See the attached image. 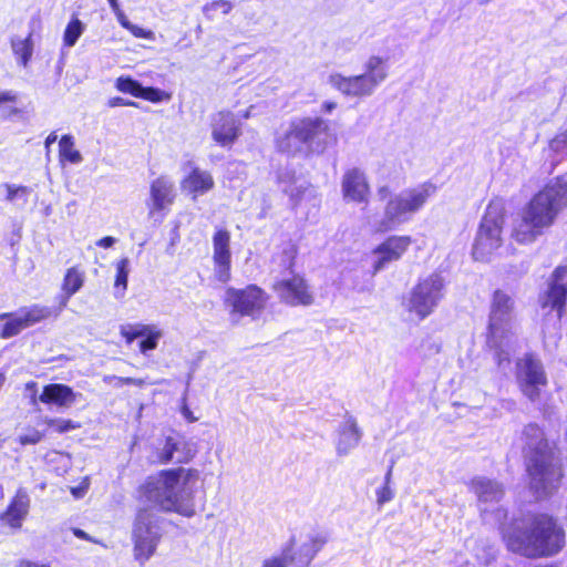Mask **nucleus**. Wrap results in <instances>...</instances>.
Listing matches in <instances>:
<instances>
[{
	"instance_id": "obj_50",
	"label": "nucleus",
	"mask_w": 567,
	"mask_h": 567,
	"mask_svg": "<svg viewBox=\"0 0 567 567\" xmlns=\"http://www.w3.org/2000/svg\"><path fill=\"white\" fill-rule=\"evenodd\" d=\"M116 239L111 236H106L96 241V245L102 248H110L115 244Z\"/></svg>"
},
{
	"instance_id": "obj_39",
	"label": "nucleus",
	"mask_w": 567,
	"mask_h": 567,
	"mask_svg": "<svg viewBox=\"0 0 567 567\" xmlns=\"http://www.w3.org/2000/svg\"><path fill=\"white\" fill-rule=\"evenodd\" d=\"M549 147L556 153L567 154V130L557 134L550 141Z\"/></svg>"
},
{
	"instance_id": "obj_17",
	"label": "nucleus",
	"mask_w": 567,
	"mask_h": 567,
	"mask_svg": "<svg viewBox=\"0 0 567 567\" xmlns=\"http://www.w3.org/2000/svg\"><path fill=\"white\" fill-rule=\"evenodd\" d=\"M272 289L279 299L289 306H309L313 302L306 280L299 275L277 280Z\"/></svg>"
},
{
	"instance_id": "obj_10",
	"label": "nucleus",
	"mask_w": 567,
	"mask_h": 567,
	"mask_svg": "<svg viewBox=\"0 0 567 567\" xmlns=\"http://www.w3.org/2000/svg\"><path fill=\"white\" fill-rule=\"evenodd\" d=\"M327 130V123L320 117L298 118L290 123L284 135L278 137L277 146L281 152L295 154L301 152L306 145Z\"/></svg>"
},
{
	"instance_id": "obj_53",
	"label": "nucleus",
	"mask_w": 567,
	"mask_h": 567,
	"mask_svg": "<svg viewBox=\"0 0 567 567\" xmlns=\"http://www.w3.org/2000/svg\"><path fill=\"white\" fill-rule=\"evenodd\" d=\"M123 381H124V384H128V385L143 386L145 384V381L143 379L124 378Z\"/></svg>"
},
{
	"instance_id": "obj_58",
	"label": "nucleus",
	"mask_w": 567,
	"mask_h": 567,
	"mask_svg": "<svg viewBox=\"0 0 567 567\" xmlns=\"http://www.w3.org/2000/svg\"><path fill=\"white\" fill-rule=\"evenodd\" d=\"M109 3H110V7L113 11H117L118 8H120V4H118V1L117 0H107Z\"/></svg>"
},
{
	"instance_id": "obj_56",
	"label": "nucleus",
	"mask_w": 567,
	"mask_h": 567,
	"mask_svg": "<svg viewBox=\"0 0 567 567\" xmlns=\"http://www.w3.org/2000/svg\"><path fill=\"white\" fill-rule=\"evenodd\" d=\"M336 106H337V105H336V103H333V102H324V103H323V105H322V107H323V110H324L326 112H331L332 110H334V109H336Z\"/></svg>"
},
{
	"instance_id": "obj_60",
	"label": "nucleus",
	"mask_w": 567,
	"mask_h": 567,
	"mask_svg": "<svg viewBox=\"0 0 567 567\" xmlns=\"http://www.w3.org/2000/svg\"><path fill=\"white\" fill-rule=\"evenodd\" d=\"M3 383H4V375L0 374V388L3 385Z\"/></svg>"
},
{
	"instance_id": "obj_1",
	"label": "nucleus",
	"mask_w": 567,
	"mask_h": 567,
	"mask_svg": "<svg viewBox=\"0 0 567 567\" xmlns=\"http://www.w3.org/2000/svg\"><path fill=\"white\" fill-rule=\"evenodd\" d=\"M199 478L200 472L193 467L163 470L146 480L141 493L146 502L162 512L192 517Z\"/></svg>"
},
{
	"instance_id": "obj_24",
	"label": "nucleus",
	"mask_w": 567,
	"mask_h": 567,
	"mask_svg": "<svg viewBox=\"0 0 567 567\" xmlns=\"http://www.w3.org/2000/svg\"><path fill=\"white\" fill-rule=\"evenodd\" d=\"M337 435L336 452L339 456H346L359 445L362 433L355 420L349 416L339 425Z\"/></svg>"
},
{
	"instance_id": "obj_3",
	"label": "nucleus",
	"mask_w": 567,
	"mask_h": 567,
	"mask_svg": "<svg viewBox=\"0 0 567 567\" xmlns=\"http://www.w3.org/2000/svg\"><path fill=\"white\" fill-rule=\"evenodd\" d=\"M567 208V181L563 177L547 183L536 193L525 209L522 220L514 229L519 243L533 241L544 228L555 221L558 214Z\"/></svg>"
},
{
	"instance_id": "obj_11",
	"label": "nucleus",
	"mask_w": 567,
	"mask_h": 567,
	"mask_svg": "<svg viewBox=\"0 0 567 567\" xmlns=\"http://www.w3.org/2000/svg\"><path fill=\"white\" fill-rule=\"evenodd\" d=\"M159 538L158 516L152 509H141L133 528L135 558L141 563L150 559L155 553Z\"/></svg>"
},
{
	"instance_id": "obj_51",
	"label": "nucleus",
	"mask_w": 567,
	"mask_h": 567,
	"mask_svg": "<svg viewBox=\"0 0 567 567\" xmlns=\"http://www.w3.org/2000/svg\"><path fill=\"white\" fill-rule=\"evenodd\" d=\"M7 188H8V199L9 200H13L14 197L17 196L18 192H24L25 190V187H14V186H11V185H7Z\"/></svg>"
},
{
	"instance_id": "obj_14",
	"label": "nucleus",
	"mask_w": 567,
	"mask_h": 567,
	"mask_svg": "<svg viewBox=\"0 0 567 567\" xmlns=\"http://www.w3.org/2000/svg\"><path fill=\"white\" fill-rule=\"evenodd\" d=\"M52 316L50 308L39 305L22 308L17 313H0V320H7L0 332L2 339L19 334L22 330L32 327Z\"/></svg>"
},
{
	"instance_id": "obj_64",
	"label": "nucleus",
	"mask_w": 567,
	"mask_h": 567,
	"mask_svg": "<svg viewBox=\"0 0 567 567\" xmlns=\"http://www.w3.org/2000/svg\"><path fill=\"white\" fill-rule=\"evenodd\" d=\"M17 113H18V110H17V109H13V110L11 111V114H17Z\"/></svg>"
},
{
	"instance_id": "obj_27",
	"label": "nucleus",
	"mask_w": 567,
	"mask_h": 567,
	"mask_svg": "<svg viewBox=\"0 0 567 567\" xmlns=\"http://www.w3.org/2000/svg\"><path fill=\"white\" fill-rule=\"evenodd\" d=\"M471 489L476 494L481 505L497 503L503 497L502 486L485 477H475L471 482Z\"/></svg>"
},
{
	"instance_id": "obj_16",
	"label": "nucleus",
	"mask_w": 567,
	"mask_h": 567,
	"mask_svg": "<svg viewBox=\"0 0 567 567\" xmlns=\"http://www.w3.org/2000/svg\"><path fill=\"white\" fill-rule=\"evenodd\" d=\"M196 452L194 443L185 437L178 434L167 435L156 449V461L159 464H184L192 461Z\"/></svg>"
},
{
	"instance_id": "obj_21",
	"label": "nucleus",
	"mask_w": 567,
	"mask_h": 567,
	"mask_svg": "<svg viewBox=\"0 0 567 567\" xmlns=\"http://www.w3.org/2000/svg\"><path fill=\"white\" fill-rule=\"evenodd\" d=\"M240 135V123L230 112H218L212 118V136L220 146H230Z\"/></svg>"
},
{
	"instance_id": "obj_54",
	"label": "nucleus",
	"mask_w": 567,
	"mask_h": 567,
	"mask_svg": "<svg viewBox=\"0 0 567 567\" xmlns=\"http://www.w3.org/2000/svg\"><path fill=\"white\" fill-rule=\"evenodd\" d=\"M58 140V136L54 132L50 133L48 137L45 138L44 146L47 148V152L50 151L51 144H53Z\"/></svg>"
},
{
	"instance_id": "obj_43",
	"label": "nucleus",
	"mask_w": 567,
	"mask_h": 567,
	"mask_svg": "<svg viewBox=\"0 0 567 567\" xmlns=\"http://www.w3.org/2000/svg\"><path fill=\"white\" fill-rule=\"evenodd\" d=\"M205 10H214V9H221L225 14H227L231 10V4L228 1L225 0H218L214 1L209 4H206Z\"/></svg>"
},
{
	"instance_id": "obj_19",
	"label": "nucleus",
	"mask_w": 567,
	"mask_h": 567,
	"mask_svg": "<svg viewBox=\"0 0 567 567\" xmlns=\"http://www.w3.org/2000/svg\"><path fill=\"white\" fill-rule=\"evenodd\" d=\"M341 192L348 203H368L370 185L364 172L357 167L348 169L342 176Z\"/></svg>"
},
{
	"instance_id": "obj_32",
	"label": "nucleus",
	"mask_w": 567,
	"mask_h": 567,
	"mask_svg": "<svg viewBox=\"0 0 567 567\" xmlns=\"http://www.w3.org/2000/svg\"><path fill=\"white\" fill-rule=\"evenodd\" d=\"M11 47L19 62L25 68L33 53V42L31 34H29V37L25 39H13L11 41Z\"/></svg>"
},
{
	"instance_id": "obj_13",
	"label": "nucleus",
	"mask_w": 567,
	"mask_h": 567,
	"mask_svg": "<svg viewBox=\"0 0 567 567\" xmlns=\"http://www.w3.org/2000/svg\"><path fill=\"white\" fill-rule=\"evenodd\" d=\"M268 296L256 285H249L244 289L229 287L225 293V303L231 308L233 315L254 316L261 311Z\"/></svg>"
},
{
	"instance_id": "obj_12",
	"label": "nucleus",
	"mask_w": 567,
	"mask_h": 567,
	"mask_svg": "<svg viewBox=\"0 0 567 567\" xmlns=\"http://www.w3.org/2000/svg\"><path fill=\"white\" fill-rule=\"evenodd\" d=\"M517 384L523 394L530 401H536L540 389L547 384V375L539 359L527 354L516 364Z\"/></svg>"
},
{
	"instance_id": "obj_37",
	"label": "nucleus",
	"mask_w": 567,
	"mask_h": 567,
	"mask_svg": "<svg viewBox=\"0 0 567 567\" xmlns=\"http://www.w3.org/2000/svg\"><path fill=\"white\" fill-rule=\"evenodd\" d=\"M291 549L292 544L287 547L281 555L265 559L261 567H288L289 564L293 560Z\"/></svg>"
},
{
	"instance_id": "obj_41",
	"label": "nucleus",
	"mask_w": 567,
	"mask_h": 567,
	"mask_svg": "<svg viewBox=\"0 0 567 567\" xmlns=\"http://www.w3.org/2000/svg\"><path fill=\"white\" fill-rule=\"evenodd\" d=\"M127 30L136 38L148 39V40H154V38H155V34L152 30L143 29L133 23L128 27Z\"/></svg>"
},
{
	"instance_id": "obj_45",
	"label": "nucleus",
	"mask_w": 567,
	"mask_h": 567,
	"mask_svg": "<svg viewBox=\"0 0 567 567\" xmlns=\"http://www.w3.org/2000/svg\"><path fill=\"white\" fill-rule=\"evenodd\" d=\"M87 488H89V482L85 480L80 486L72 487L71 493L74 497L81 498L85 495Z\"/></svg>"
},
{
	"instance_id": "obj_15",
	"label": "nucleus",
	"mask_w": 567,
	"mask_h": 567,
	"mask_svg": "<svg viewBox=\"0 0 567 567\" xmlns=\"http://www.w3.org/2000/svg\"><path fill=\"white\" fill-rule=\"evenodd\" d=\"M175 198V186L169 178L161 176L154 179L150 185V198L146 202L148 218L162 223Z\"/></svg>"
},
{
	"instance_id": "obj_28",
	"label": "nucleus",
	"mask_w": 567,
	"mask_h": 567,
	"mask_svg": "<svg viewBox=\"0 0 567 567\" xmlns=\"http://www.w3.org/2000/svg\"><path fill=\"white\" fill-rule=\"evenodd\" d=\"M84 279L85 274L79 267H71L66 270L62 282V290L65 295V299L62 302L63 307L66 305L68 299L83 287Z\"/></svg>"
},
{
	"instance_id": "obj_34",
	"label": "nucleus",
	"mask_w": 567,
	"mask_h": 567,
	"mask_svg": "<svg viewBox=\"0 0 567 567\" xmlns=\"http://www.w3.org/2000/svg\"><path fill=\"white\" fill-rule=\"evenodd\" d=\"M327 543L328 536L326 534L316 533L311 535L309 540L302 545V551L308 561L312 560Z\"/></svg>"
},
{
	"instance_id": "obj_55",
	"label": "nucleus",
	"mask_w": 567,
	"mask_h": 567,
	"mask_svg": "<svg viewBox=\"0 0 567 567\" xmlns=\"http://www.w3.org/2000/svg\"><path fill=\"white\" fill-rule=\"evenodd\" d=\"M17 567H50V566L45 565V564H37V563L29 561V560H22L19 563V565Z\"/></svg>"
},
{
	"instance_id": "obj_44",
	"label": "nucleus",
	"mask_w": 567,
	"mask_h": 567,
	"mask_svg": "<svg viewBox=\"0 0 567 567\" xmlns=\"http://www.w3.org/2000/svg\"><path fill=\"white\" fill-rule=\"evenodd\" d=\"M181 413L189 423H194L198 420V417L193 414L189 406L186 404L185 399H183V404L181 406Z\"/></svg>"
},
{
	"instance_id": "obj_30",
	"label": "nucleus",
	"mask_w": 567,
	"mask_h": 567,
	"mask_svg": "<svg viewBox=\"0 0 567 567\" xmlns=\"http://www.w3.org/2000/svg\"><path fill=\"white\" fill-rule=\"evenodd\" d=\"M164 332L156 324H148L144 337H141L138 350L143 355H147L151 351L158 347L159 340L163 338Z\"/></svg>"
},
{
	"instance_id": "obj_33",
	"label": "nucleus",
	"mask_w": 567,
	"mask_h": 567,
	"mask_svg": "<svg viewBox=\"0 0 567 567\" xmlns=\"http://www.w3.org/2000/svg\"><path fill=\"white\" fill-rule=\"evenodd\" d=\"M128 265L130 260L128 258H122L116 264V278H115V297L122 298L125 293V290L127 288V279H128Z\"/></svg>"
},
{
	"instance_id": "obj_49",
	"label": "nucleus",
	"mask_w": 567,
	"mask_h": 567,
	"mask_svg": "<svg viewBox=\"0 0 567 567\" xmlns=\"http://www.w3.org/2000/svg\"><path fill=\"white\" fill-rule=\"evenodd\" d=\"M114 14L116 16L117 18V21L120 22V24L124 28V29H128V27L132 24V22L128 21V19L126 18V16L124 14V12L121 10V8H118L117 11H113Z\"/></svg>"
},
{
	"instance_id": "obj_62",
	"label": "nucleus",
	"mask_w": 567,
	"mask_h": 567,
	"mask_svg": "<svg viewBox=\"0 0 567 567\" xmlns=\"http://www.w3.org/2000/svg\"><path fill=\"white\" fill-rule=\"evenodd\" d=\"M249 116H250V112H249V111H247V112L244 114V117H245V118H248Z\"/></svg>"
},
{
	"instance_id": "obj_7",
	"label": "nucleus",
	"mask_w": 567,
	"mask_h": 567,
	"mask_svg": "<svg viewBox=\"0 0 567 567\" xmlns=\"http://www.w3.org/2000/svg\"><path fill=\"white\" fill-rule=\"evenodd\" d=\"M388 74L386 60L371 55L364 63V73L353 76L334 73L329 76V83L346 96L365 97L374 93Z\"/></svg>"
},
{
	"instance_id": "obj_48",
	"label": "nucleus",
	"mask_w": 567,
	"mask_h": 567,
	"mask_svg": "<svg viewBox=\"0 0 567 567\" xmlns=\"http://www.w3.org/2000/svg\"><path fill=\"white\" fill-rule=\"evenodd\" d=\"M127 105H135L132 101H126L123 97L116 96L109 101V106L115 107V106H127Z\"/></svg>"
},
{
	"instance_id": "obj_26",
	"label": "nucleus",
	"mask_w": 567,
	"mask_h": 567,
	"mask_svg": "<svg viewBox=\"0 0 567 567\" xmlns=\"http://www.w3.org/2000/svg\"><path fill=\"white\" fill-rule=\"evenodd\" d=\"M214 178L209 172L194 168L181 183V188L190 194L193 199L214 187Z\"/></svg>"
},
{
	"instance_id": "obj_31",
	"label": "nucleus",
	"mask_w": 567,
	"mask_h": 567,
	"mask_svg": "<svg viewBox=\"0 0 567 567\" xmlns=\"http://www.w3.org/2000/svg\"><path fill=\"white\" fill-rule=\"evenodd\" d=\"M74 138L71 135H63L59 142V156L61 161L72 164H80L83 161L81 153L74 147Z\"/></svg>"
},
{
	"instance_id": "obj_35",
	"label": "nucleus",
	"mask_w": 567,
	"mask_h": 567,
	"mask_svg": "<svg viewBox=\"0 0 567 567\" xmlns=\"http://www.w3.org/2000/svg\"><path fill=\"white\" fill-rule=\"evenodd\" d=\"M84 29H85L84 24L78 18L72 19L68 23V25L64 30V34H63L64 45H66L69 48L75 45L78 39L84 32Z\"/></svg>"
},
{
	"instance_id": "obj_5",
	"label": "nucleus",
	"mask_w": 567,
	"mask_h": 567,
	"mask_svg": "<svg viewBox=\"0 0 567 567\" xmlns=\"http://www.w3.org/2000/svg\"><path fill=\"white\" fill-rule=\"evenodd\" d=\"M487 347L494 351L497 365H508L517 346L515 302L507 292L496 290L492 298Z\"/></svg>"
},
{
	"instance_id": "obj_52",
	"label": "nucleus",
	"mask_w": 567,
	"mask_h": 567,
	"mask_svg": "<svg viewBox=\"0 0 567 567\" xmlns=\"http://www.w3.org/2000/svg\"><path fill=\"white\" fill-rule=\"evenodd\" d=\"M73 534L78 537V538H81V539H85V540H90V542H94L96 543L94 539H92V537L85 533L84 530L80 529V528H74L73 529Z\"/></svg>"
},
{
	"instance_id": "obj_42",
	"label": "nucleus",
	"mask_w": 567,
	"mask_h": 567,
	"mask_svg": "<svg viewBox=\"0 0 567 567\" xmlns=\"http://www.w3.org/2000/svg\"><path fill=\"white\" fill-rule=\"evenodd\" d=\"M393 498V491L390 486H382L377 491V503L379 506L384 505Z\"/></svg>"
},
{
	"instance_id": "obj_47",
	"label": "nucleus",
	"mask_w": 567,
	"mask_h": 567,
	"mask_svg": "<svg viewBox=\"0 0 567 567\" xmlns=\"http://www.w3.org/2000/svg\"><path fill=\"white\" fill-rule=\"evenodd\" d=\"M17 93L13 91H0V104L6 102H16Z\"/></svg>"
},
{
	"instance_id": "obj_20",
	"label": "nucleus",
	"mask_w": 567,
	"mask_h": 567,
	"mask_svg": "<svg viewBox=\"0 0 567 567\" xmlns=\"http://www.w3.org/2000/svg\"><path fill=\"white\" fill-rule=\"evenodd\" d=\"M412 244L410 236H390L374 250L375 261L374 271H380L388 264L399 260Z\"/></svg>"
},
{
	"instance_id": "obj_59",
	"label": "nucleus",
	"mask_w": 567,
	"mask_h": 567,
	"mask_svg": "<svg viewBox=\"0 0 567 567\" xmlns=\"http://www.w3.org/2000/svg\"><path fill=\"white\" fill-rule=\"evenodd\" d=\"M495 515H496L497 519H502L505 517V512L502 508H496Z\"/></svg>"
},
{
	"instance_id": "obj_57",
	"label": "nucleus",
	"mask_w": 567,
	"mask_h": 567,
	"mask_svg": "<svg viewBox=\"0 0 567 567\" xmlns=\"http://www.w3.org/2000/svg\"><path fill=\"white\" fill-rule=\"evenodd\" d=\"M391 476H392V468H390V470L388 471V473L385 474V477H384V485H383V486H390Z\"/></svg>"
},
{
	"instance_id": "obj_46",
	"label": "nucleus",
	"mask_w": 567,
	"mask_h": 567,
	"mask_svg": "<svg viewBox=\"0 0 567 567\" xmlns=\"http://www.w3.org/2000/svg\"><path fill=\"white\" fill-rule=\"evenodd\" d=\"M118 380H124V378L116 377V375H105L103 378L104 383L113 385L115 388H121L122 385H124V381H118Z\"/></svg>"
},
{
	"instance_id": "obj_40",
	"label": "nucleus",
	"mask_w": 567,
	"mask_h": 567,
	"mask_svg": "<svg viewBox=\"0 0 567 567\" xmlns=\"http://www.w3.org/2000/svg\"><path fill=\"white\" fill-rule=\"evenodd\" d=\"M43 439V434L35 430V429H31L29 430V432L27 434H23V435H20L19 436V442L21 445H27V444H38L39 442H41Z\"/></svg>"
},
{
	"instance_id": "obj_2",
	"label": "nucleus",
	"mask_w": 567,
	"mask_h": 567,
	"mask_svg": "<svg viewBox=\"0 0 567 567\" xmlns=\"http://www.w3.org/2000/svg\"><path fill=\"white\" fill-rule=\"evenodd\" d=\"M507 548L528 558L551 556L564 546V532L545 514L514 519L503 529Z\"/></svg>"
},
{
	"instance_id": "obj_22",
	"label": "nucleus",
	"mask_w": 567,
	"mask_h": 567,
	"mask_svg": "<svg viewBox=\"0 0 567 567\" xmlns=\"http://www.w3.org/2000/svg\"><path fill=\"white\" fill-rule=\"evenodd\" d=\"M567 301V267H558L548 292L543 298V307L557 310L558 318Z\"/></svg>"
},
{
	"instance_id": "obj_6",
	"label": "nucleus",
	"mask_w": 567,
	"mask_h": 567,
	"mask_svg": "<svg viewBox=\"0 0 567 567\" xmlns=\"http://www.w3.org/2000/svg\"><path fill=\"white\" fill-rule=\"evenodd\" d=\"M437 187L431 182H424L392 194L389 185L377 188L380 200H386L383 208V219L378 230L386 231L410 221L415 214L423 209L429 199L435 195Z\"/></svg>"
},
{
	"instance_id": "obj_38",
	"label": "nucleus",
	"mask_w": 567,
	"mask_h": 567,
	"mask_svg": "<svg viewBox=\"0 0 567 567\" xmlns=\"http://www.w3.org/2000/svg\"><path fill=\"white\" fill-rule=\"evenodd\" d=\"M43 423L51 426L55 432L62 434L80 427V424L72 420L45 417Z\"/></svg>"
},
{
	"instance_id": "obj_23",
	"label": "nucleus",
	"mask_w": 567,
	"mask_h": 567,
	"mask_svg": "<svg viewBox=\"0 0 567 567\" xmlns=\"http://www.w3.org/2000/svg\"><path fill=\"white\" fill-rule=\"evenodd\" d=\"M79 393L63 383H50L43 386L39 401L44 404L55 405L59 409H70L75 402Z\"/></svg>"
},
{
	"instance_id": "obj_4",
	"label": "nucleus",
	"mask_w": 567,
	"mask_h": 567,
	"mask_svg": "<svg viewBox=\"0 0 567 567\" xmlns=\"http://www.w3.org/2000/svg\"><path fill=\"white\" fill-rule=\"evenodd\" d=\"M529 485L537 497H546L558 488L561 468L554 460V453L544 432L536 424H528L523 432Z\"/></svg>"
},
{
	"instance_id": "obj_29",
	"label": "nucleus",
	"mask_w": 567,
	"mask_h": 567,
	"mask_svg": "<svg viewBox=\"0 0 567 567\" xmlns=\"http://www.w3.org/2000/svg\"><path fill=\"white\" fill-rule=\"evenodd\" d=\"M116 89L123 93H130L136 97H144L151 101H157V91L154 89H143L140 83L130 78H118Z\"/></svg>"
},
{
	"instance_id": "obj_63",
	"label": "nucleus",
	"mask_w": 567,
	"mask_h": 567,
	"mask_svg": "<svg viewBox=\"0 0 567 567\" xmlns=\"http://www.w3.org/2000/svg\"><path fill=\"white\" fill-rule=\"evenodd\" d=\"M486 512H487V507H482L483 515H485Z\"/></svg>"
},
{
	"instance_id": "obj_36",
	"label": "nucleus",
	"mask_w": 567,
	"mask_h": 567,
	"mask_svg": "<svg viewBox=\"0 0 567 567\" xmlns=\"http://www.w3.org/2000/svg\"><path fill=\"white\" fill-rule=\"evenodd\" d=\"M147 323H126L120 326V334L124 338L127 344H131L135 339L144 337Z\"/></svg>"
},
{
	"instance_id": "obj_18",
	"label": "nucleus",
	"mask_w": 567,
	"mask_h": 567,
	"mask_svg": "<svg viewBox=\"0 0 567 567\" xmlns=\"http://www.w3.org/2000/svg\"><path fill=\"white\" fill-rule=\"evenodd\" d=\"M213 261L215 277L219 282L230 280V234L226 229H218L213 236Z\"/></svg>"
},
{
	"instance_id": "obj_25",
	"label": "nucleus",
	"mask_w": 567,
	"mask_h": 567,
	"mask_svg": "<svg viewBox=\"0 0 567 567\" xmlns=\"http://www.w3.org/2000/svg\"><path fill=\"white\" fill-rule=\"evenodd\" d=\"M30 507L28 493L20 488L9 504L7 511L1 515V520L12 528H20L25 519Z\"/></svg>"
},
{
	"instance_id": "obj_61",
	"label": "nucleus",
	"mask_w": 567,
	"mask_h": 567,
	"mask_svg": "<svg viewBox=\"0 0 567 567\" xmlns=\"http://www.w3.org/2000/svg\"><path fill=\"white\" fill-rule=\"evenodd\" d=\"M37 384L34 382H31V383H28L27 386L28 388H34Z\"/></svg>"
},
{
	"instance_id": "obj_9",
	"label": "nucleus",
	"mask_w": 567,
	"mask_h": 567,
	"mask_svg": "<svg viewBox=\"0 0 567 567\" xmlns=\"http://www.w3.org/2000/svg\"><path fill=\"white\" fill-rule=\"evenodd\" d=\"M444 279L439 274H431L421 279L411 290L405 307L420 319L426 318L437 307L443 297Z\"/></svg>"
},
{
	"instance_id": "obj_8",
	"label": "nucleus",
	"mask_w": 567,
	"mask_h": 567,
	"mask_svg": "<svg viewBox=\"0 0 567 567\" xmlns=\"http://www.w3.org/2000/svg\"><path fill=\"white\" fill-rule=\"evenodd\" d=\"M504 207L499 202H491L481 220L474 244L473 257L487 261L503 244Z\"/></svg>"
}]
</instances>
